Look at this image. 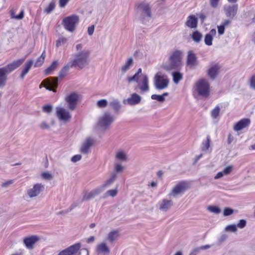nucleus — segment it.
Wrapping results in <instances>:
<instances>
[{
    "mask_svg": "<svg viewBox=\"0 0 255 255\" xmlns=\"http://www.w3.org/2000/svg\"><path fill=\"white\" fill-rule=\"evenodd\" d=\"M183 52L178 49H174L169 54L168 62L162 64V68L169 71L172 70H180L182 66Z\"/></svg>",
    "mask_w": 255,
    "mask_h": 255,
    "instance_id": "obj_1",
    "label": "nucleus"
},
{
    "mask_svg": "<svg viewBox=\"0 0 255 255\" xmlns=\"http://www.w3.org/2000/svg\"><path fill=\"white\" fill-rule=\"evenodd\" d=\"M89 51L88 50H84L77 53L75 55V58L72 61L71 67H78L82 69L88 62V58L89 56Z\"/></svg>",
    "mask_w": 255,
    "mask_h": 255,
    "instance_id": "obj_2",
    "label": "nucleus"
},
{
    "mask_svg": "<svg viewBox=\"0 0 255 255\" xmlns=\"http://www.w3.org/2000/svg\"><path fill=\"white\" fill-rule=\"evenodd\" d=\"M169 80L167 76L160 72H157L154 77V85L157 90L166 88L169 84Z\"/></svg>",
    "mask_w": 255,
    "mask_h": 255,
    "instance_id": "obj_3",
    "label": "nucleus"
},
{
    "mask_svg": "<svg viewBox=\"0 0 255 255\" xmlns=\"http://www.w3.org/2000/svg\"><path fill=\"white\" fill-rule=\"evenodd\" d=\"M195 90L198 95L203 97L207 98L210 94V85L206 80L204 79H200L195 84Z\"/></svg>",
    "mask_w": 255,
    "mask_h": 255,
    "instance_id": "obj_4",
    "label": "nucleus"
},
{
    "mask_svg": "<svg viewBox=\"0 0 255 255\" xmlns=\"http://www.w3.org/2000/svg\"><path fill=\"white\" fill-rule=\"evenodd\" d=\"M79 16L73 14L65 17L62 20V24L67 30L73 32L75 29L76 24L79 22Z\"/></svg>",
    "mask_w": 255,
    "mask_h": 255,
    "instance_id": "obj_5",
    "label": "nucleus"
},
{
    "mask_svg": "<svg viewBox=\"0 0 255 255\" xmlns=\"http://www.w3.org/2000/svg\"><path fill=\"white\" fill-rule=\"evenodd\" d=\"M79 100V96L76 93H72L65 97V100L69 105L70 110L76 109Z\"/></svg>",
    "mask_w": 255,
    "mask_h": 255,
    "instance_id": "obj_6",
    "label": "nucleus"
},
{
    "mask_svg": "<svg viewBox=\"0 0 255 255\" xmlns=\"http://www.w3.org/2000/svg\"><path fill=\"white\" fill-rule=\"evenodd\" d=\"M48 90L56 92L55 89L58 87V78L51 77L43 80L41 83Z\"/></svg>",
    "mask_w": 255,
    "mask_h": 255,
    "instance_id": "obj_7",
    "label": "nucleus"
},
{
    "mask_svg": "<svg viewBox=\"0 0 255 255\" xmlns=\"http://www.w3.org/2000/svg\"><path fill=\"white\" fill-rule=\"evenodd\" d=\"M56 115L59 120L63 122H68L71 119L70 113L63 108L57 107Z\"/></svg>",
    "mask_w": 255,
    "mask_h": 255,
    "instance_id": "obj_8",
    "label": "nucleus"
},
{
    "mask_svg": "<svg viewBox=\"0 0 255 255\" xmlns=\"http://www.w3.org/2000/svg\"><path fill=\"white\" fill-rule=\"evenodd\" d=\"M189 187V184L188 182L185 181H180L173 188L170 194H173L175 196L184 192L188 189Z\"/></svg>",
    "mask_w": 255,
    "mask_h": 255,
    "instance_id": "obj_9",
    "label": "nucleus"
},
{
    "mask_svg": "<svg viewBox=\"0 0 255 255\" xmlns=\"http://www.w3.org/2000/svg\"><path fill=\"white\" fill-rule=\"evenodd\" d=\"M80 248L81 244L76 243L60 252L58 255H74L79 251Z\"/></svg>",
    "mask_w": 255,
    "mask_h": 255,
    "instance_id": "obj_10",
    "label": "nucleus"
},
{
    "mask_svg": "<svg viewBox=\"0 0 255 255\" xmlns=\"http://www.w3.org/2000/svg\"><path fill=\"white\" fill-rule=\"evenodd\" d=\"M114 118L108 113H106L99 120V125L104 128H108L113 122Z\"/></svg>",
    "mask_w": 255,
    "mask_h": 255,
    "instance_id": "obj_11",
    "label": "nucleus"
},
{
    "mask_svg": "<svg viewBox=\"0 0 255 255\" xmlns=\"http://www.w3.org/2000/svg\"><path fill=\"white\" fill-rule=\"evenodd\" d=\"M251 124L249 119L244 118L237 122L234 126V130L236 131H240L248 128Z\"/></svg>",
    "mask_w": 255,
    "mask_h": 255,
    "instance_id": "obj_12",
    "label": "nucleus"
},
{
    "mask_svg": "<svg viewBox=\"0 0 255 255\" xmlns=\"http://www.w3.org/2000/svg\"><path fill=\"white\" fill-rule=\"evenodd\" d=\"M24 59H18L13 61L12 63L7 64L6 66L2 67L8 74L19 67L24 62Z\"/></svg>",
    "mask_w": 255,
    "mask_h": 255,
    "instance_id": "obj_13",
    "label": "nucleus"
},
{
    "mask_svg": "<svg viewBox=\"0 0 255 255\" xmlns=\"http://www.w3.org/2000/svg\"><path fill=\"white\" fill-rule=\"evenodd\" d=\"M221 68V66L218 63H212L210 67L208 70V76L212 79H214L217 76L218 72Z\"/></svg>",
    "mask_w": 255,
    "mask_h": 255,
    "instance_id": "obj_14",
    "label": "nucleus"
},
{
    "mask_svg": "<svg viewBox=\"0 0 255 255\" xmlns=\"http://www.w3.org/2000/svg\"><path fill=\"white\" fill-rule=\"evenodd\" d=\"M137 87L141 92H147L149 90L148 79L145 75L141 76V80L138 81Z\"/></svg>",
    "mask_w": 255,
    "mask_h": 255,
    "instance_id": "obj_15",
    "label": "nucleus"
},
{
    "mask_svg": "<svg viewBox=\"0 0 255 255\" xmlns=\"http://www.w3.org/2000/svg\"><path fill=\"white\" fill-rule=\"evenodd\" d=\"M186 64L190 67H193L197 64V58L194 52L190 50L188 52Z\"/></svg>",
    "mask_w": 255,
    "mask_h": 255,
    "instance_id": "obj_16",
    "label": "nucleus"
},
{
    "mask_svg": "<svg viewBox=\"0 0 255 255\" xmlns=\"http://www.w3.org/2000/svg\"><path fill=\"white\" fill-rule=\"evenodd\" d=\"M38 240L39 238L36 236H31L25 238L23 239V243L27 248L32 249L34 245Z\"/></svg>",
    "mask_w": 255,
    "mask_h": 255,
    "instance_id": "obj_17",
    "label": "nucleus"
},
{
    "mask_svg": "<svg viewBox=\"0 0 255 255\" xmlns=\"http://www.w3.org/2000/svg\"><path fill=\"white\" fill-rule=\"evenodd\" d=\"M43 186L41 184H36L33 187L27 191V194L30 198L37 196L41 192Z\"/></svg>",
    "mask_w": 255,
    "mask_h": 255,
    "instance_id": "obj_18",
    "label": "nucleus"
},
{
    "mask_svg": "<svg viewBox=\"0 0 255 255\" xmlns=\"http://www.w3.org/2000/svg\"><path fill=\"white\" fill-rule=\"evenodd\" d=\"M237 10V5L229 6L225 8V11L226 16L231 18H233L236 15Z\"/></svg>",
    "mask_w": 255,
    "mask_h": 255,
    "instance_id": "obj_19",
    "label": "nucleus"
},
{
    "mask_svg": "<svg viewBox=\"0 0 255 255\" xmlns=\"http://www.w3.org/2000/svg\"><path fill=\"white\" fill-rule=\"evenodd\" d=\"M94 141L91 137L87 138L83 142L81 147V152L83 153L88 152L90 147L93 144Z\"/></svg>",
    "mask_w": 255,
    "mask_h": 255,
    "instance_id": "obj_20",
    "label": "nucleus"
},
{
    "mask_svg": "<svg viewBox=\"0 0 255 255\" xmlns=\"http://www.w3.org/2000/svg\"><path fill=\"white\" fill-rule=\"evenodd\" d=\"M198 19L194 15H191L187 18L186 22V25L191 28H195L197 27Z\"/></svg>",
    "mask_w": 255,
    "mask_h": 255,
    "instance_id": "obj_21",
    "label": "nucleus"
},
{
    "mask_svg": "<svg viewBox=\"0 0 255 255\" xmlns=\"http://www.w3.org/2000/svg\"><path fill=\"white\" fill-rule=\"evenodd\" d=\"M173 205L171 200L163 199L159 204V209L164 211L168 210Z\"/></svg>",
    "mask_w": 255,
    "mask_h": 255,
    "instance_id": "obj_22",
    "label": "nucleus"
},
{
    "mask_svg": "<svg viewBox=\"0 0 255 255\" xmlns=\"http://www.w3.org/2000/svg\"><path fill=\"white\" fill-rule=\"evenodd\" d=\"M216 34V31L215 29H212L209 33L206 34L205 36L204 41L205 44L208 46L212 45L213 37Z\"/></svg>",
    "mask_w": 255,
    "mask_h": 255,
    "instance_id": "obj_23",
    "label": "nucleus"
},
{
    "mask_svg": "<svg viewBox=\"0 0 255 255\" xmlns=\"http://www.w3.org/2000/svg\"><path fill=\"white\" fill-rule=\"evenodd\" d=\"M102 191L100 188H97L93 191L87 192L85 193L83 197V200H88L93 197L96 195H98Z\"/></svg>",
    "mask_w": 255,
    "mask_h": 255,
    "instance_id": "obj_24",
    "label": "nucleus"
},
{
    "mask_svg": "<svg viewBox=\"0 0 255 255\" xmlns=\"http://www.w3.org/2000/svg\"><path fill=\"white\" fill-rule=\"evenodd\" d=\"M136 6L137 8L142 9L147 16L151 17L150 8L148 3H139L136 4Z\"/></svg>",
    "mask_w": 255,
    "mask_h": 255,
    "instance_id": "obj_25",
    "label": "nucleus"
},
{
    "mask_svg": "<svg viewBox=\"0 0 255 255\" xmlns=\"http://www.w3.org/2000/svg\"><path fill=\"white\" fill-rule=\"evenodd\" d=\"M8 74L4 68H0V87H2L5 85L7 80L6 74Z\"/></svg>",
    "mask_w": 255,
    "mask_h": 255,
    "instance_id": "obj_26",
    "label": "nucleus"
},
{
    "mask_svg": "<svg viewBox=\"0 0 255 255\" xmlns=\"http://www.w3.org/2000/svg\"><path fill=\"white\" fill-rule=\"evenodd\" d=\"M33 63V61L32 60H28L25 64L24 68L22 70L21 73L20 74V78L21 79H23L26 74L28 72L30 69L31 68L32 64Z\"/></svg>",
    "mask_w": 255,
    "mask_h": 255,
    "instance_id": "obj_27",
    "label": "nucleus"
},
{
    "mask_svg": "<svg viewBox=\"0 0 255 255\" xmlns=\"http://www.w3.org/2000/svg\"><path fill=\"white\" fill-rule=\"evenodd\" d=\"M141 100V97L136 93L131 95V97L128 99V102L130 105L138 104Z\"/></svg>",
    "mask_w": 255,
    "mask_h": 255,
    "instance_id": "obj_28",
    "label": "nucleus"
},
{
    "mask_svg": "<svg viewBox=\"0 0 255 255\" xmlns=\"http://www.w3.org/2000/svg\"><path fill=\"white\" fill-rule=\"evenodd\" d=\"M58 66V62L57 61H53L52 64L47 68L45 71L44 73L46 75H48L51 74L53 71H54L57 68Z\"/></svg>",
    "mask_w": 255,
    "mask_h": 255,
    "instance_id": "obj_29",
    "label": "nucleus"
},
{
    "mask_svg": "<svg viewBox=\"0 0 255 255\" xmlns=\"http://www.w3.org/2000/svg\"><path fill=\"white\" fill-rule=\"evenodd\" d=\"M15 10L12 9L10 11L11 18L16 19H22L24 17V11L23 9L21 10L20 12L18 15H15Z\"/></svg>",
    "mask_w": 255,
    "mask_h": 255,
    "instance_id": "obj_30",
    "label": "nucleus"
},
{
    "mask_svg": "<svg viewBox=\"0 0 255 255\" xmlns=\"http://www.w3.org/2000/svg\"><path fill=\"white\" fill-rule=\"evenodd\" d=\"M45 52L44 51L41 54V56L39 57L34 64L35 67H38L41 66L44 62L45 58Z\"/></svg>",
    "mask_w": 255,
    "mask_h": 255,
    "instance_id": "obj_31",
    "label": "nucleus"
},
{
    "mask_svg": "<svg viewBox=\"0 0 255 255\" xmlns=\"http://www.w3.org/2000/svg\"><path fill=\"white\" fill-rule=\"evenodd\" d=\"M173 80L174 83L178 84L183 78V75L179 72L176 71L172 73Z\"/></svg>",
    "mask_w": 255,
    "mask_h": 255,
    "instance_id": "obj_32",
    "label": "nucleus"
},
{
    "mask_svg": "<svg viewBox=\"0 0 255 255\" xmlns=\"http://www.w3.org/2000/svg\"><path fill=\"white\" fill-rule=\"evenodd\" d=\"M119 233L118 231L114 230L111 232L108 235V240L111 242H113L119 237Z\"/></svg>",
    "mask_w": 255,
    "mask_h": 255,
    "instance_id": "obj_33",
    "label": "nucleus"
},
{
    "mask_svg": "<svg viewBox=\"0 0 255 255\" xmlns=\"http://www.w3.org/2000/svg\"><path fill=\"white\" fill-rule=\"evenodd\" d=\"M97 250L99 252L102 253H109L110 252L108 247L105 243H102L99 245L97 247Z\"/></svg>",
    "mask_w": 255,
    "mask_h": 255,
    "instance_id": "obj_34",
    "label": "nucleus"
},
{
    "mask_svg": "<svg viewBox=\"0 0 255 255\" xmlns=\"http://www.w3.org/2000/svg\"><path fill=\"white\" fill-rule=\"evenodd\" d=\"M132 58H128L127 61L126 62L125 64L122 67V72H125L126 71H127L129 69V67L132 65Z\"/></svg>",
    "mask_w": 255,
    "mask_h": 255,
    "instance_id": "obj_35",
    "label": "nucleus"
},
{
    "mask_svg": "<svg viewBox=\"0 0 255 255\" xmlns=\"http://www.w3.org/2000/svg\"><path fill=\"white\" fill-rule=\"evenodd\" d=\"M55 7V3L54 0H52L49 5L45 8L44 12L46 13H49L53 11Z\"/></svg>",
    "mask_w": 255,
    "mask_h": 255,
    "instance_id": "obj_36",
    "label": "nucleus"
},
{
    "mask_svg": "<svg viewBox=\"0 0 255 255\" xmlns=\"http://www.w3.org/2000/svg\"><path fill=\"white\" fill-rule=\"evenodd\" d=\"M192 38L196 42L200 41L202 38V34L198 31H195L192 34Z\"/></svg>",
    "mask_w": 255,
    "mask_h": 255,
    "instance_id": "obj_37",
    "label": "nucleus"
},
{
    "mask_svg": "<svg viewBox=\"0 0 255 255\" xmlns=\"http://www.w3.org/2000/svg\"><path fill=\"white\" fill-rule=\"evenodd\" d=\"M70 66L68 65H67L65 66L60 71L59 77L60 78H62L64 77L67 74L69 70Z\"/></svg>",
    "mask_w": 255,
    "mask_h": 255,
    "instance_id": "obj_38",
    "label": "nucleus"
},
{
    "mask_svg": "<svg viewBox=\"0 0 255 255\" xmlns=\"http://www.w3.org/2000/svg\"><path fill=\"white\" fill-rule=\"evenodd\" d=\"M220 112V107L218 106H216L211 111V115L213 119H216L219 116Z\"/></svg>",
    "mask_w": 255,
    "mask_h": 255,
    "instance_id": "obj_39",
    "label": "nucleus"
},
{
    "mask_svg": "<svg viewBox=\"0 0 255 255\" xmlns=\"http://www.w3.org/2000/svg\"><path fill=\"white\" fill-rule=\"evenodd\" d=\"M116 175L114 174L109 179H108L107 181L105 182V183L103 185L102 188H105L107 186L111 185L116 179Z\"/></svg>",
    "mask_w": 255,
    "mask_h": 255,
    "instance_id": "obj_40",
    "label": "nucleus"
},
{
    "mask_svg": "<svg viewBox=\"0 0 255 255\" xmlns=\"http://www.w3.org/2000/svg\"><path fill=\"white\" fill-rule=\"evenodd\" d=\"M210 139L209 135L207 137V139L205 141L203 142L202 143V150H207L209 149L210 147Z\"/></svg>",
    "mask_w": 255,
    "mask_h": 255,
    "instance_id": "obj_41",
    "label": "nucleus"
},
{
    "mask_svg": "<svg viewBox=\"0 0 255 255\" xmlns=\"http://www.w3.org/2000/svg\"><path fill=\"white\" fill-rule=\"evenodd\" d=\"M116 158L121 160H126L127 159L126 154L122 151H120L117 152Z\"/></svg>",
    "mask_w": 255,
    "mask_h": 255,
    "instance_id": "obj_42",
    "label": "nucleus"
},
{
    "mask_svg": "<svg viewBox=\"0 0 255 255\" xmlns=\"http://www.w3.org/2000/svg\"><path fill=\"white\" fill-rule=\"evenodd\" d=\"M97 105L99 108H105L107 106L108 102L105 99H102L97 102Z\"/></svg>",
    "mask_w": 255,
    "mask_h": 255,
    "instance_id": "obj_43",
    "label": "nucleus"
},
{
    "mask_svg": "<svg viewBox=\"0 0 255 255\" xmlns=\"http://www.w3.org/2000/svg\"><path fill=\"white\" fill-rule=\"evenodd\" d=\"M151 98L152 100H156L159 102H162L165 101V98L162 95L153 94L151 95Z\"/></svg>",
    "mask_w": 255,
    "mask_h": 255,
    "instance_id": "obj_44",
    "label": "nucleus"
},
{
    "mask_svg": "<svg viewBox=\"0 0 255 255\" xmlns=\"http://www.w3.org/2000/svg\"><path fill=\"white\" fill-rule=\"evenodd\" d=\"M110 106L115 111H118L121 107L119 102L117 101H114L113 102H111Z\"/></svg>",
    "mask_w": 255,
    "mask_h": 255,
    "instance_id": "obj_45",
    "label": "nucleus"
},
{
    "mask_svg": "<svg viewBox=\"0 0 255 255\" xmlns=\"http://www.w3.org/2000/svg\"><path fill=\"white\" fill-rule=\"evenodd\" d=\"M41 176L45 180H50L53 178L52 175L48 172H44L42 173Z\"/></svg>",
    "mask_w": 255,
    "mask_h": 255,
    "instance_id": "obj_46",
    "label": "nucleus"
},
{
    "mask_svg": "<svg viewBox=\"0 0 255 255\" xmlns=\"http://www.w3.org/2000/svg\"><path fill=\"white\" fill-rule=\"evenodd\" d=\"M139 76L138 75V74H135L132 77H129L128 78V81L129 83L133 81H135L136 82H138V78Z\"/></svg>",
    "mask_w": 255,
    "mask_h": 255,
    "instance_id": "obj_47",
    "label": "nucleus"
},
{
    "mask_svg": "<svg viewBox=\"0 0 255 255\" xmlns=\"http://www.w3.org/2000/svg\"><path fill=\"white\" fill-rule=\"evenodd\" d=\"M52 107L51 105H46L43 106V111L47 113H49L52 111Z\"/></svg>",
    "mask_w": 255,
    "mask_h": 255,
    "instance_id": "obj_48",
    "label": "nucleus"
},
{
    "mask_svg": "<svg viewBox=\"0 0 255 255\" xmlns=\"http://www.w3.org/2000/svg\"><path fill=\"white\" fill-rule=\"evenodd\" d=\"M67 41V39L66 38H64V37H62V38H60L59 39H58L56 41V46L57 47H59L62 44L66 43Z\"/></svg>",
    "mask_w": 255,
    "mask_h": 255,
    "instance_id": "obj_49",
    "label": "nucleus"
},
{
    "mask_svg": "<svg viewBox=\"0 0 255 255\" xmlns=\"http://www.w3.org/2000/svg\"><path fill=\"white\" fill-rule=\"evenodd\" d=\"M208 209L210 211L216 214L219 213L221 211L220 208L216 206H209Z\"/></svg>",
    "mask_w": 255,
    "mask_h": 255,
    "instance_id": "obj_50",
    "label": "nucleus"
},
{
    "mask_svg": "<svg viewBox=\"0 0 255 255\" xmlns=\"http://www.w3.org/2000/svg\"><path fill=\"white\" fill-rule=\"evenodd\" d=\"M226 230L228 231H231L232 232H235L237 230V226L235 225H231L228 226L226 228Z\"/></svg>",
    "mask_w": 255,
    "mask_h": 255,
    "instance_id": "obj_51",
    "label": "nucleus"
},
{
    "mask_svg": "<svg viewBox=\"0 0 255 255\" xmlns=\"http://www.w3.org/2000/svg\"><path fill=\"white\" fill-rule=\"evenodd\" d=\"M233 167L232 165H229L226 167L223 171L224 175H228L230 174L233 170Z\"/></svg>",
    "mask_w": 255,
    "mask_h": 255,
    "instance_id": "obj_52",
    "label": "nucleus"
},
{
    "mask_svg": "<svg viewBox=\"0 0 255 255\" xmlns=\"http://www.w3.org/2000/svg\"><path fill=\"white\" fill-rule=\"evenodd\" d=\"M233 213V210L229 208H226L224 210V215L225 216H229L232 214Z\"/></svg>",
    "mask_w": 255,
    "mask_h": 255,
    "instance_id": "obj_53",
    "label": "nucleus"
},
{
    "mask_svg": "<svg viewBox=\"0 0 255 255\" xmlns=\"http://www.w3.org/2000/svg\"><path fill=\"white\" fill-rule=\"evenodd\" d=\"M118 191L117 189L109 190L107 191V194L112 197H115L117 195Z\"/></svg>",
    "mask_w": 255,
    "mask_h": 255,
    "instance_id": "obj_54",
    "label": "nucleus"
},
{
    "mask_svg": "<svg viewBox=\"0 0 255 255\" xmlns=\"http://www.w3.org/2000/svg\"><path fill=\"white\" fill-rule=\"evenodd\" d=\"M246 225V221L245 220L242 219L240 220L238 224H237V226L240 228H243Z\"/></svg>",
    "mask_w": 255,
    "mask_h": 255,
    "instance_id": "obj_55",
    "label": "nucleus"
},
{
    "mask_svg": "<svg viewBox=\"0 0 255 255\" xmlns=\"http://www.w3.org/2000/svg\"><path fill=\"white\" fill-rule=\"evenodd\" d=\"M220 0H210V5L213 7H217Z\"/></svg>",
    "mask_w": 255,
    "mask_h": 255,
    "instance_id": "obj_56",
    "label": "nucleus"
},
{
    "mask_svg": "<svg viewBox=\"0 0 255 255\" xmlns=\"http://www.w3.org/2000/svg\"><path fill=\"white\" fill-rule=\"evenodd\" d=\"M225 28V27L222 24L220 26H218V32L219 35H222L224 33Z\"/></svg>",
    "mask_w": 255,
    "mask_h": 255,
    "instance_id": "obj_57",
    "label": "nucleus"
},
{
    "mask_svg": "<svg viewBox=\"0 0 255 255\" xmlns=\"http://www.w3.org/2000/svg\"><path fill=\"white\" fill-rule=\"evenodd\" d=\"M250 85L252 88L255 89V75H253L250 79Z\"/></svg>",
    "mask_w": 255,
    "mask_h": 255,
    "instance_id": "obj_58",
    "label": "nucleus"
},
{
    "mask_svg": "<svg viewBox=\"0 0 255 255\" xmlns=\"http://www.w3.org/2000/svg\"><path fill=\"white\" fill-rule=\"evenodd\" d=\"M81 159V155L79 154H77L74 155L71 159L72 161L74 162H76Z\"/></svg>",
    "mask_w": 255,
    "mask_h": 255,
    "instance_id": "obj_59",
    "label": "nucleus"
},
{
    "mask_svg": "<svg viewBox=\"0 0 255 255\" xmlns=\"http://www.w3.org/2000/svg\"><path fill=\"white\" fill-rule=\"evenodd\" d=\"M94 29H95V26L94 25H92L88 28V33L89 35H92L93 34L94 31Z\"/></svg>",
    "mask_w": 255,
    "mask_h": 255,
    "instance_id": "obj_60",
    "label": "nucleus"
},
{
    "mask_svg": "<svg viewBox=\"0 0 255 255\" xmlns=\"http://www.w3.org/2000/svg\"><path fill=\"white\" fill-rule=\"evenodd\" d=\"M69 0H59V6L61 7H64Z\"/></svg>",
    "mask_w": 255,
    "mask_h": 255,
    "instance_id": "obj_61",
    "label": "nucleus"
},
{
    "mask_svg": "<svg viewBox=\"0 0 255 255\" xmlns=\"http://www.w3.org/2000/svg\"><path fill=\"white\" fill-rule=\"evenodd\" d=\"M13 182V180H10L7 181V182L3 183L1 185V186L2 187H6L9 184H12Z\"/></svg>",
    "mask_w": 255,
    "mask_h": 255,
    "instance_id": "obj_62",
    "label": "nucleus"
},
{
    "mask_svg": "<svg viewBox=\"0 0 255 255\" xmlns=\"http://www.w3.org/2000/svg\"><path fill=\"white\" fill-rule=\"evenodd\" d=\"M123 167L120 164H117L115 166V170L117 172H120L122 170Z\"/></svg>",
    "mask_w": 255,
    "mask_h": 255,
    "instance_id": "obj_63",
    "label": "nucleus"
},
{
    "mask_svg": "<svg viewBox=\"0 0 255 255\" xmlns=\"http://www.w3.org/2000/svg\"><path fill=\"white\" fill-rule=\"evenodd\" d=\"M231 22V21L229 19H226L224 21H223L222 23V25H223L224 27L227 26L229 24H230Z\"/></svg>",
    "mask_w": 255,
    "mask_h": 255,
    "instance_id": "obj_64",
    "label": "nucleus"
}]
</instances>
